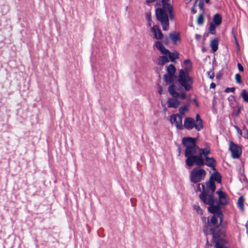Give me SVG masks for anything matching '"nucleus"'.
<instances>
[{
    "label": "nucleus",
    "mask_w": 248,
    "mask_h": 248,
    "mask_svg": "<svg viewBox=\"0 0 248 248\" xmlns=\"http://www.w3.org/2000/svg\"><path fill=\"white\" fill-rule=\"evenodd\" d=\"M190 130L194 128L198 131H201L203 127L202 120L199 114H197L196 119L192 117H186L184 121L183 127Z\"/></svg>",
    "instance_id": "7ed1b4c3"
},
{
    "label": "nucleus",
    "mask_w": 248,
    "mask_h": 248,
    "mask_svg": "<svg viewBox=\"0 0 248 248\" xmlns=\"http://www.w3.org/2000/svg\"><path fill=\"white\" fill-rule=\"evenodd\" d=\"M216 27V25H215L214 22L210 23V27H209V31L211 34H214L215 33Z\"/></svg>",
    "instance_id": "473e14b6"
},
{
    "label": "nucleus",
    "mask_w": 248,
    "mask_h": 248,
    "mask_svg": "<svg viewBox=\"0 0 248 248\" xmlns=\"http://www.w3.org/2000/svg\"><path fill=\"white\" fill-rule=\"evenodd\" d=\"M202 36L201 35H199V34H196L195 35V39L197 40V41H199L200 40V39L201 38Z\"/></svg>",
    "instance_id": "37998d69"
},
{
    "label": "nucleus",
    "mask_w": 248,
    "mask_h": 248,
    "mask_svg": "<svg viewBox=\"0 0 248 248\" xmlns=\"http://www.w3.org/2000/svg\"><path fill=\"white\" fill-rule=\"evenodd\" d=\"M235 128L237 130V133L239 134L240 135H242V132L241 130L237 126H236Z\"/></svg>",
    "instance_id": "a19ab883"
},
{
    "label": "nucleus",
    "mask_w": 248,
    "mask_h": 248,
    "mask_svg": "<svg viewBox=\"0 0 248 248\" xmlns=\"http://www.w3.org/2000/svg\"><path fill=\"white\" fill-rule=\"evenodd\" d=\"M162 91H163L162 88L161 87H159L158 90L159 93L161 94L162 93Z\"/></svg>",
    "instance_id": "49530a36"
},
{
    "label": "nucleus",
    "mask_w": 248,
    "mask_h": 248,
    "mask_svg": "<svg viewBox=\"0 0 248 248\" xmlns=\"http://www.w3.org/2000/svg\"><path fill=\"white\" fill-rule=\"evenodd\" d=\"M208 211L213 213L217 215V217L220 220V224H221L223 221V215L220 211V208L218 205H214V204L210 205L208 208Z\"/></svg>",
    "instance_id": "9b49d317"
},
{
    "label": "nucleus",
    "mask_w": 248,
    "mask_h": 248,
    "mask_svg": "<svg viewBox=\"0 0 248 248\" xmlns=\"http://www.w3.org/2000/svg\"><path fill=\"white\" fill-rule=\"evenodd\" d=\"M204 233L206 235H208L210 234H212L213 235V239L215 240L216 239L218 238L219 236V233L218 232H216L215 231H213L212 228V227L210 225H206L204 228Z\"/></svg>",
    "instance_id": "4468645a"
},
{
    "label": "nucleus",
    "mask_w": 248,
    "mask_h": 248,
    "mask_svg": "<svg viewBox=\"0 0 248 248\" xmlns=\"http://www.w3.org/2000/svg\"><path fill=\"white\" fill-rule=\"evenodd\" d=\"M216 86V85L215 83L212 82L210 84V88L214 89V88H215Z\"/></svg>",
    "instance_id": "c03bdc74"
},
{
    "label": "nucleus",
    "mask_w": 248,
    "mask_h": 248,
    "mask_svg": "<svg viewBox=\"0 0 248 248\" xmlns=\"http://www.w3.org/2000/svg\"><path fill=\"white\" fill-rule=\"evenodd\" d=\"M170 38L174 44H177L180 41V34L178 32L172 31L169 34Z\"/></svg>",
    "instance_id": "f3484780"
},
{
    "label": "nucleus",
    "mask_w": 248,
    "mask_h": 248,
    "mask_svg": "<svg viewBox=\"0 0 248 248\" xmlns=\"http://www.w3.org/2000/svg\"><path fill=\"white\" fill-rule=\"evenodd\" d=\"M214 171V173L211 175L210 180H215L217 183H220L221 182V178L220 174L216 170Z\"/></svg>",
    "instance_id": "6ab92c4d"
},
{
    "label": "nucleus",
    "mask_w": 248,
    "mask_h": 248,
    "mask_svg": "<svg viewBox=\"0 0 248 248\" xmlns=\"http://www.w3.org/2000/svg\"><path fill=\"white\" fill-rule=\"evenodd\" d=\"M244 202L245 200L242 196H240L237 202V206L240 209L241 211H244Z\"/></svg>",
    "instance_id": "5701e85b"
},
{
    "label": "nucleus",
    "mask_w": 248,
    "mask_h": 248,
    "mask_svg": "<svg viewBox=\"0 0 248 248\" xmlns=\"http://www.w3.org/2000/svg\"><path fill=\"white\" fill-rule=\"evenodd\" d=\"M194 208L199 214L202 215V210L198 204L194 205Z\"/></svg>",
    "instance_id": "72a5a7b5"
},
{
    "label": "nucleus",
    "mask_w": 248,
    "mask_h": 248,
    "mask_svg": "<svg viewBox=\"0 0 248 248\" xmlns=\"http://www.w3.org/2000/svg\"><path fill=\"white\" fill-rule=\"evenodd\" d=\"M174 79V75L167 74L164 76V80L165 82L169 84L173 82Z\"/></svg>",
    "instance_id": "cd10ccee"
},
{
    "label": "nucleus",
    "mask_w": 248,
    "mask_h": 248,
    "mask_svg": "<svg viewBox=\"0 0 248 248\" xmlns=\"http://www.w3.org/2000/svg\"><path fill=\"white\" fill-rule=\"evenodd\" d=\"M167 55H168L169 58L172 62H173L175 59L179 58V53L177 51L170 52L169 51V52Z\"/></svg>",
    "instance_id": "4be33fe9"
},
{
    "label": "nucleus",
    "mask_w": 248,
    "mask_h": 248,
    "mask_svg": "<svg viewBox=\"0 0 248 248\" xmlns=\"http://www.w3.org/2000/svg\"><path fill=\"white\" fill-rule=\"evenodd\" d=\"M147 20L148 21V23H149V26H151V16H148L147 17Z\"/></svg>",
    "instance_id": "a18cd8bd"
},
{
    "label": "nucleus",
    "mask_w": 248,
    "mask_h": 248,
    "mask_svg": "<svg viewBox=\"0 0 248 248\" xmlns=\"http://www.w3.org/2000/svg\"><path fill=\"white\" fill-rule=\"evenodd\" d=\"M169 93L173 98H171L168 100V106L169 108H177L180 104V101L177 99L179 98L181 99H184L186 97V94L184 92L180 93L176 91V87L174 85H170L168 88Z\"/></svg>",
    "instance_id": "f03ea898"
},
{
    "label": "nucleus",
    "mask_w": 248,
    "mask_h": 248,
    "mask_svg": "<svg viewBox=\"0 0 248 248\" xmlns=\"http://www.w3.org/2000/svg\"><path fill=\"white\" fill-rule=\"evenodd\" d=\"M183 67L185 68L184 71H187L188 73V71L191 69L192 65L190 61L189 60H186L184 61Z\"/></svg>",
    "instance_id": "b1692460"
},
{
    "label": "nucleus",
    "mask_w": 248,
    "mask_h": 248,
    "mask_svg": "<svg viewBox=\"0 0 248 248\" xmlns=\"http://www.w3.org/2000/svg\"><path fill=\"white\" fill-rule=\"evenodd\" d=\"M203 16H198L197 19V23L199 25H202L204 22Z\"/></svg>",
    "instance_id": "c9c22d12"
},
{
    "label": "nucleus",
    "mask_w": 248,
    "mask_h": 248,
    "mask_svg": "<svg viewBox=\"0 0 248 248\" xmlns=\"http://www.w3.org/2000/svg\"><path fill=\"white\" fill-rule=\"evenodd\" d=\"M198 7V8L200 9V10L201 11V13L200 14L199 16H202L203 15V3L202 1H200L198 3V5L197 6V3H195L194 5V7L192 9V12L193 14H195L196 13V12L195 11V9L196 8Z\"/></svg>",
    "instance_id": "aec40b11"
},
{
    "label": "nucleus",
    "mask_w": 248,
    "mask_h": 248,
    "mask_svg": "<svg viewBox=\"0 0 248 248\" xmlns=\"http://www.w3.org/2000/svg\"><path fill=\"white\" fill-rule=\"evenodd\" d=\"M205 2H206V3H208V2H209V0H205Z\"/></svg>",
    "instance_id": "8fccbe9b"
},
{
    "label": "nucleus",
    "mask_w": 248,
    "mask_h": 248,
    "mask_svg": "<svg viewBox=\"0 0 248 248\" xmlns=\"http://www.w3.org/2000/svg\"><path fill=\"white\" fill-rule=\"evenodd\" d=\"M183 143L186 147L185 156L186 165L191 167L195 163L201 166L204 164V159L201 156V152L203 149L199 148L196 144L195 139L192 138H184Z\"/></svg>",
    "instance_id": "f257e3e1"
},
{
    "label": "nucleus",
    "mask_w": 248,
    "mask_h": 248,
    "mask_svg": "<svg viewBox=\"0 0 248 248\" xmlns=\"http://www.w3.org/2000/svg\"><path fill=\"white\" fill-rule=\"evenodd\" d=\"M221 21V16H214V20L212 22H214L215 25L217 26L220 24Z\"/></svg>",
    "instance_id": "7c9ffc66"
},
{
    "label": "nucleus",
    "mask_w": 248,
    "mask_h": 248,
    "mask_svg": "<svg viewBox=\"0 0 248 248\" xmlns=\"http://www.w3.org/2000/svg\"><path fill=\"white\" fill-rule=\"evenodd\" d=\"M210 153V150L209 148H203L201 152V156L204 158L205 165L212 169L214 171H216L215 165L216 160L213 157H209L208 155Z\"/></svg>",
    "instance_id": "0eeeda50"
},
{
    "label": "nucleus",
    "mask_w": 248,
    "mask_h": 248,
    "mask_svg": "<svg viewBox=\"0 0 248 248\" xmlns=\"http://www.w3.org/2000/svg\"><path fill=\"white\" fill-rule=\"evenodd\" d=\"M155 0H147V3H150L154 1Z\"/></svg>",
    "instance_id": "de8ad7c7"
},
{
    "label": "nucleus",
    "mask_w": 248,
    "mask_h": 248,
    "mask_svg": "<svg viewBox=\"0 0 248 248\" xmlns=\"http://www.w3.org/2000/svg\"><path fill=\"white\" fill-rule=\"evenodd\" d=\"M188 111L186 106L181 107L179 109V112L181 115H184Z\"/></svg>",
    "instance_id": "2f4dec72"
},
{
    "label": "nucleus",
    "mask_w": 248,
    "mask_h": 248,
    "mask_svg": "<svg viewBox=\"0 0 248 248\" xmlns=\"http://www.w3.org/2000/svg\"><path fill=\"white\" fill-rule=\"evenodd\" d=\"M154 46L158 50L160 51V52L163 54L167 55L168 52H169V50L167 49L163 45V44L161 43V42L159 41H156L155 42Z\"/></svg>",
    "instance_id": "dca6fc26"
},
{
    "label": "nucleus",
    "mask_w": 248,
    "mask_h": 248,
    "mask_svg": "<svg viewBox=\"0 0 248 248\" xmlns=\"http://www.w3.org/2000/svg\"><path fill=\"white\" fill-rule=\"evenodd\" d=\"M163 42L166 45H168L169 43V41L168 38V37H166L165 38L163 39Z\"/></svg>",
    "instance_id": "79ce46f5"
},
{
    "label": "nucleus",
    "mask_w": 248,
    "mask_h": 248,
    "mask_svg": "<svg viewBox=\"0 0 248 248\" xmlns=\"http://www.w3.org/2000/svg\"><path fill=\"white\" fill-rule=\"evenodd\" d=\"M169 16H156L158 21H160L164 31H167L169 28Z\"/></svg>",
    "instance_id": "2eb2a0df"
},
{
    "label": "nucleus",
    "mask_w": 248,
    "mask_h": 248,
    "mask_svg": "<svg viewBox=\"0 0 248 248\" xmlns=\"http://www.w3.org/2000/svg\"><path fill=\"white\" fill-rule=\"evenodd\" d=\"M218 219L219 218L217 217V215H214L211 218V222L214 226V227L217 228L221 224H220V222L218 223Z\"/></svg>",
    "instance_id": "bb28decb"
},
{
    "label": "nucleus",
    "mask_w": 248,
    "mask_h": 248,
    "mask_svg": "<svg viewBox=\"0 0 248 248\" xmlns=\"http://www.w3.org/2000/svg\"><path fill=\"white\" fill-rule=\"evenodd\" d=\"M216 193L218 196L219 204L222 205L227 204L228 198L227 194L221 190H217Z\"/></svg>",
    "instance_id": "ddd939ff"
},
{
    "label": "nucleus",
    "mask_w": 248,
    "mask_h": 248,
    "mask_svg": "<svg viewBox=\"0 0 248 248\" xmlns=\"http://www.w3.org/2000/svg\"><path fill=\"white\" fill-rule=\"evenodd\" d=\"M235 91V88L232 87V88H227L225 90V92L226 93H233Z\"/></svg>",
    "instance_id": "58836bf2"
},
{
    "label": "nucleus",
    "mask_w": 248,
    "mask_h": 248,
    "mask_svg": "<svg viewBox=\"0 0 248 248\" xmlns=\"http://www.w3.org/2000/svg\"><path fill=\"white\" fill-rule=\"evenodd\" d=\"M215 243L216 248H228L224 246V244L226 243V241L223 239H218L217 240L216 239L214 240Z\"/></svg>",
    "instance_id": "a211bd4d"
},
{
    "label": "nucleus",
    "mask_w": 248,
    "mask_h": 248,
    "mask_svg": "<svg viewBox=\"0 0 248 248\" xmlns=\"http://www.w3.org/2000/svg\"><path fill=\"white\" fill-rule=\"evenodd\" d=\"M175 68L174 66L172 64L169 65L167 67V72L168 74H171L174 75V73H175Z\"/></svg>",
    "instance_id": "c85d7f7f"
},
{
    "label": "nucleus",
    "mask_w": 248,
    "mask_h": 248,
    "mask_svg": "<svg viewBox=\"0 0 248 248\" xmlns=\"http://www.w3.org/2000/svg\"><path fill=\"white\" fill-rule=\"evenodd\" d=\"M207 75L209 78L211 79L213 78L214 77V72L212 70H210L207 72Z\"/></svg>",
    "instance_id": "4c0bfd02"
},
{
    "label": "nucleus",
    "mask_w": 248,
    "mask_h": 248,
    "mask_svg": "<svg viewBox=\"0 0 248 248\" xmlns=\"http://www.w3.org/2000/svg\"><path fill=\"white\" fill-rule=\"evenodd\" d=\"M235 79L236 82L238 84H240L242 83L241 76L239 74H236L235 75Z\"/></svg>",
    "instance_id": "f704fd0d"
},
{
    "label": "nucleus",
    "mask_w": 248,
    "mask_h": 248,
    "mask_svg": "<svg viewBox=\"0 0 248 248\" xmlns=\"http://www.w3.org/2000/svg\"><path fill=\"white\" fill-rule=\"evenodd\" d=\"M203 191L199 196L200 199L206 204L212 205L215 203V199L212 195H208L204 192V186L203 185L198 184L197 190H201V187Z\"/></svg>",
    "instance_id": "6e6552de"
},
{
    "label": "nucleus",
    "mask_w": 248,
    "mask_h": 248,
    "mask_svg": "<svg viewBox=\"0 0 248 248\" xmlns=\"http://www.w3.org/2000/svg\"><path fill=\"white\" fill-rule=\"evenodd\" d=\"M229 150L232 153V156L233 158H238L241 154V149L232 141L230 143Z\"/></svg>",
    "instance_id": "9d476101"
},
{
    "label": "nucleus",
    "mask_w": 248,
    "mask_h": 248,
    "mask_svg": "<svg viewBox=\"0 0 248 248\" xmlns=\"http://www.w3.org/2000/svg\"><path fill=\"white\" fill-rule=\"evenodd\" d=\"M241 96L244 101L248 103V92L245 90H243L241 92Z\"/></svg>",
    "instance_id": "c756f323"
},
{
    "label": "nucleus",
    "mask_w": 248,
    "mask_h": 248,
    "mask_svg": "<svg viewBox=\"0 0 248 248\" xmlns=\"http://www.w3.org/2000/svg\"><path fill=\"white\" fill-rule=\"evenodd\" d=\"M206 186L207 187L210 189L212 192H214L216 189V186L215 182L213 181L210 179V181L206 183Z\"/></svg>",
    "instance_id": "a878e982"
},
{
    "label": "nucleus",
    "mask_w": 248,
    "mask_h": 248,
    "mask_svg": "<svg viewBox=\"0 0 248 248\" xmlns=\"http://www.w3.org/2000/svg\"><path fill=\"white\" fill-rule=\"evenodd\" d=\"M206 172L205 170L200 167L194 168L190 173L191 181L195 183L201 181L205 177Z\"/></svg>",
    "instance_id": "423d86ee"
},
{
    "label": "nucleus",
    "mask_w": 248,
    "mask_h": 248,
    "mask_svg": "<svg viewBox=\"0 0 248 248\" xmlns=\"http://www.w3.org/2000/svg\"><path fill=\"white\" fill-rule=\"evenodd\" d=\"M177 80L179 85L184 87L185 91H188L191 89L193 80L187 71H185L184 69L180 70Z\"/></svg>",
    "instance_id": "20e7f679"
},
{
    "label": "nucleus",
    "mask_w": 248,
    "mask_h": 248,
    "mask_svg": "<svg viewBox=\"0 0 248 248\" xmlns=\"http://www.w3.org/2000/svg\"><path fill=\"white\" fill-rule=\"evenodd\" d=\"M170 121L171 124L174 125L178 129H183L182 117L180 114H173L171 115Z\"/></svg>",
    "instance_id": "1a4fd4ad"
},
{
    "label": "nucleus",
    "mask_w": 248,
    "mask_h": 248,
    "mask_svg": "<svg viewBox=\"0 0 248 248\" xmlns=\"http://www.w3.org/2000/svg\"><path fill=\"white\" fill-rule=\"evenodd\" d=\"M169 0H162V8H157L155 11L156 16H173L174 14L172 6L167 3Z\"/></svg>",
    "instance_id": "39448f33"
},
{
    "label": "nucleus",
    "mask_w": 248,
    "mask_h": 248,
    "mask_svg": "<svg viewBox=\"0 0 248 248\" xmlns=\"http://www.w3.org/2000/svg\"><path fill=\"white\" fill-rule=\"evenodd\" d=\"M151 32L153 33L154 38L156 40H161L163 39V35L161 31L157 26H154L151 28Z\"/></svg>",
    "instance_id": "f8f14e48"
},
{
    "label": "nucleus",
    "mask_w": 248,
    "mask_h": 248,
    "mask_svg": "<svg viewBox=\"0 0 248 248\" xmlns=\"http://www.w3.org/2000/svg\"><path fill=\"white\" fill-rule=\"evenodd\" d=\"M169 62L168 58L166 56H160L157 60L156 63L160 65H162Z\"/></svg>",
    "instance_id": "412c9836"
},
{
    "label": "nucleus",
    "mask_w": 248,
    "mask_h": 248,
    "mask_svg": "<svg viewBox=\"0 0 248 248\" xmlns=\"http://www.w3.org/2000/svg\"><path fill=\"white\" fill-rule=\"evenodd\" d=\"M214 16H220V15L218 14H216Z\"/></svg>",
    "instance_id": "3c124183"
},
{
    "label": "nucleus",
    "mask_w": 248,
    "mask_h": 248,
    "mask_svg": "<svg viewBox=\"0 0 248 248\" xmlns=\"http://www.w3.org/2000/svg\"><path fill=\"white\" fill-rule=\"evenodd\" d=\"M237 66H238V68L239 69V70L241 72H243L244 71V68H243V66L240 63H238L237 64Z\"/></svg>",
    "instance_id": "ea45409f"
},
{
    "label": "nucleus",
    "mask_w": 248,
    "mask_h": 248,
    "mask_svg": "<svg viewBox=\"0 0 248 248\" xmlns=\"http://www.w3.org/2000/svg\"><path fill=\"white\" fill-rule=\"evenodd\" d=\"M186 0V2L188 3H189L191 0Z\"/></svg>",
    "instance_id": "09e8293b"
},
{
    "label": "nucleus",
    "mask_w": 248,
    "mask_h": 248,
    "mask_svg": "<svg viewBox=\"0 0 248 248\" xmlns=\"http://www.w3.org/2000/svg\"><path fill=\"white\" fill-rule=\"evenodd\" d=\"M218 43L217 39L213 40L210 43V46L213 52H216L218 49Z\"/></svg>",
    "instance_id": "393cba45"
},
{
    "label": "nucleus",
    "mask_w": 248,
    "mask_h": 248,
    "mask_svg": "<svg viewBox=\"0 0 248 248\" xmlns=\"http://www.w3.org/2000/svg\"><path fill=\"white\" fill-rule=\"evenodd\" d=\"M243 137L248 139V130L245 128H243Z\"/></svg>",
    "instance_id": "e433bc0d"
}]
</instances>
